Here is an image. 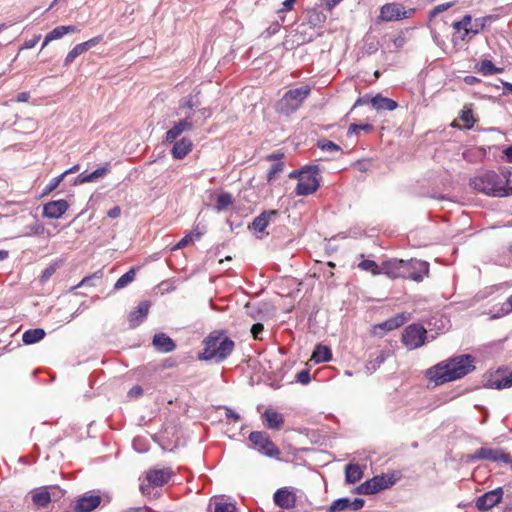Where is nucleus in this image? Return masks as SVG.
<instances>
[{
  "label": "nucleus",
  "mask_w": 512,
  "mask_h": 512,
  "mask_svg": "<svg viewBox=\"0 0 512 512\" xmlns=\"http://www.w3.org/2000/svg\"><path fill=\"white\" fill-rule=\"evenodd\" d=\"M475 370V358L461 354L443 360L426 371V377L435 385L461 379Z\"/></svg>",
  "instance_id": "nucleus-1"
},
{
  "label": "nucleus",
  "mask_w": 512,
  "mask_h": 512,
  "mask_svg": "<svg viewBox=\"0 0 512 512\" xmlns=\"http://www.w3.org/2000/svg\"><path fill=\"white\" fill-rule=\"evenodd\" d=\"M203 346V351L198 355L200 360L221 363L231 355L235 342L226 335L225 331L215 330L205 337Z\"/></svg>",
  "instance_id": "nucleus-2"
},
{
  "label": "nucleus",
  "mask_w": 512,
  "mask_h": 512,
  "mask_svg": "<svg viewBox=\"0 0 512 512\" xmlns=\"http://www.w3.org/2000/svg\"><path fill=\"white\" fill-rule=\"evenodd\" d=\"M506 173L498 174L495 171H486L470 179L469 185L479 193L492 197L509 196Z\"/></svg>",
  "instance_id": "nucleus-3"
},
{
  "label": "nucleus",
  "mask_w": 512,
  "mask_h": 512,
  "mask_svg": "<svg viewBox=\"0 0 512 512\" xmlns=\"http://www.w3.org/2000/svg\"><path fill=\"white\" fill-rule=\"evenodd\" d=\"M310 92L311 87L309 85L288 90L279 101V112L287 116L294 113L300 108Z\"/></svg>",
  "instance_id": "nucleus-4"
},
{
  "label": "nucleus",
  "mask_w": 512,
  "mask_h": 512,
  "mask_svg": "<svg viewBox=\"0 0 512 512\" xmlns=\"http://www.w3.org/2000/svg\"><path fill=\"white\" fill-rule=\"evenodd\" d=\"M306 173L299 179L295 194L297 196H308L316 192L320 186V172L319 165H306Z\"/></svg>",
  "instance_id": "nucleus-5"
},
{
  "label": "nucleus",
  "mask_w": 512,
  "mask_h": 512,
  "mask_svg": "<svg viewBox=\"0 0 512 512\" xmlns=\"http://www.w3.org/2000/svg\"><path fill=\"white\" fill-rule=\"evenodd\" d=\"M396 477L391 475H377L373 478L365 481L357 487V492L364 495H370L380 492L381 490L387 489L396 483Z\"/></svg>",
  "instance_id": "nucleus-6"
},
{
  "label": "nucleus",
  "mask_w": 512,
  "mask_h": 512,
  "mask_svg": "<svg viewBox=\"0 0 512 512\" xmlns=\"http://www.w3.org/2000/svg\"><path fill=\"white\" fill-rule=\"evenodd\" d=\"M172 472L170 469H150L146 473V481L140 484V491L143 495L149 496L151 489L154 487H161L166 484L171 478Z\"/></svg>",
  "instance_id": "nucleus-7"
},
{
  "label": "nucleus",
  "mask_w": 512,
  "mask_h": 512,
  "mask_svg": "<svg viewBox=\"0 0 512 512\" xmlns=\"http://www.w3.org/2000/svg\"><path fill=\"white\" fill-rule=\"evenodd\" d=\"M249 440L257 447L258 451L268 457H276L280 454L279 448L271 441L269 435L263 431H253Z\"/></svg>",
  "instance_id": "nucleus-8"
},
{
  "label": "nucleus",
  "mask_w": 512,
  "mask_h": 512,
  "mask_svg": "<svg viewBox=\"0 0 512 512\" xmlns=\"http://www.w3.org/2000/svg\"><path fill=\"white\" fill-rule=\"evenodd\" d=\"M427 331L421 324L407 326L402 335V341L409 349H416L422 346L426 339Z\"/></svg>",
  "instance_id": "nucleus-9"
},
{
  "label": "nucleus",
  "mask_w": 512,
  "mask_h": 512,
  "mask_svg": "<svg viewBox=\"0 0 512 512\" xmlns=\"http://www.w3.org/2000/svg\"><path fill=\"white\" fill-rule=\"evenodd\" d=\"M472 461L489 460L496 463L509 464L512 462L511 456L500 448L481 447L477 449L471 456Z\"/></svg>",
  "instance_id": "nucleus-10"
},
{
  "label": "nucleus",
  "mask_w": 512,
  "mask_h": 512,
  "mask_svg": "<svg viewBox=\"0 0 512 512\" xmlns=\"http://www.w3.org/2000/svg\"><path fill=\"white\" fill-rule=\"evenodd\" d=\"M199 107V103L195 96H187L179 101L177 115L181 117L182 121L190 122L192 128L198 122L196 109Z\"/></svg>",
  "instance_id": "nucleus-11"
},
{
  "label": "nucleus",
  "mask_w": 512,
  "mask_h": 512,
  "mask_svg": "<svg viewBox=\"0 0 512 512\" xmlns=\"http://www.w3.org/2000/svg\"><path fill=\"white\" fill-rule=\"evenodd\" d=\"M503 498V489L498 487L484 493L476 499L475 507L480 511H488L498 505Z\"/></svg>",
  "instance_id": "nucleus-12"
},
{
  "label": "nucleus",
  "mask_w": 512,
  "mask_h": 512,
  "mask_svg": "<svg viewBox=\"0 0 512 512\" xmlns=\"http://www.w3.org/2000/svg\"><path fill=\"white\" fill-rule=\"evenodd\" d=\"M101 502V496L85 493L75 500L73 509L74 512H92Z\"/></svg>",
  "instance_id": "nucleus-13"
},
{
  "label": "nucleus",
  "mask_w": 512,
  "mask_h": 512,
  "mask_svg": "<svg viewBox=\"0 0 512 512\" xmlns=\"http://www.w3.org/2000/svg\"><path fill=\"white\" fill-rule=\"evenodd\" d=\"M380 19L383 21H396L407 17L406 11L401 4L387 3L380 9Z\"/></svg>",
  "instance_id": "nucleus-14"
},
{
  "label": "nucleus",
  "mask_w": 512,
  "mask_h": 512,
  "mask_svg": "<svg viewBox=\"0 0 512 512\" xmlns=\"http://www.w3.org/2000/svg\"><path fill=\"white\" fill-rule=\"evenodd\" d=\"M68 208L69 204L64 199L49 201L43 206V216L49 219H59Z\"/></svg>",
  "instance_id": "nucleus-15"
},
{
  "label": "nucleus",
  "mask_w": 512,
  "mask_h": 512,
  "mask_svg": "<svg viewBox=\"0 0 512 512\" xmlns=\"http://www.w3.org/2000/svg\"><path fill=\"white\" fill-rule=\"evenodd\" d=\"M150 306L151 303L149 301H142L129 313L128 320L131 328L138 327L147 318Z\"/></svg>",
  "instance_id": "nucleus-16"
},
{
  "label": "nucleus",
  "mask_w": 512,
  "mask_h": 512,
  "mask_svg": "<svg viewBox=\"0 0 512 512\" xmlns=\"http://www.w3.org/2000/svg\"><path fill=\"white\" fill-rule=\"evenodd\" d=\"M275 504L284 509H290L295 506L296 497L295 494L289 491L287 488L278 489L273 496Z\"/></svg>",
  "instance_id": "nucleus-17"
},
{
  "label": "nucleus",
  "mask_w": 512,
  "mask_h": 512,
  "mask_svg": "<svg viewBox=\"0 0 512 512\" xmlns=\"http://www.w3.org/2000/svg\"><path fill=\"white\" fill-rule=\"evenodd\" d=\"M279 216L278 210H265L260 215L254 218L252 228L256 232H263L271 221H274Z\"/></svg>",
  "instance_id": "nucleus-18"
},
{
  "label": "nucleus",
  "mask_w": 512,
  "mask_h": 512,
  "mask_svg": "<svg viewBox=\"0 0 512 512\" xmlns=\"http://www.w3.org/2000/svg\"><path fill=\"white\" fill-rule=\"evenodd\" d=\"M78 31H79L78 27L74 26V25L57 26L45 36L44 41L42 43V49L45 46H47L51 41L60 39L67 34L76 33Z\"/></svg>",
  "instance_id": "nucleus-19"
},
{
  "label": "nucleus",
  "mask_w": 512,
  "mask_h": 512,
  "mask_svg": "<svg viewBox=\"0 0 512 512\" xmlns=\"http://www.w3.org/2000/svg\"><path fill=\"white\" fill-rule=\"evenodd\" d=\"M152 343L155 349L162 353L172 352L176 348L174 341L165 333L155 334Z\"/></svg>",
  "instance_id": "nucleus-20"
},
{
  "label": "nucleus",
  "mask_w": 512,
  "mask_h": 512,
  "mask_svg": "<svg viewBox=\"0 0 512 512\" xmlns=\"http://www.w3.org/2000/svg\"><path fill=\"white\" fill-rule=\"evenodd\" d=\"M401 267H403V260L393 258L382 263L381 271L382 274H385L390 278H400Z\"/></svg>",
  "instance_id": "nucleus-21"
},
{
  "label": "nucleus",
  "mask_w": 512,
  "mask_h": 512,
  "mask_svg": "<svg viewBox=\"0 0 512 512\" xmlns=\"http://www.w3.org/2000/svg\"><path fill=\"white\" fill-rule=\"evenodd\" d=\"M192 147V141L187 137H183L174 143L171 150L172 156L177 160L183 159L192 150Z\"/></svg>",
  "instance_id": "nucleus-22"
},
{
  "label": "nucleus",
  "mask_w": 512,
  "mask_h": 512,
  "mask_svg": "<svg viewBox=\"0 0 512 512\" xmlns=\"http://www.w3.org/2000/svg\"><path fill=\"white\" fill-rule=\"evenodd\" d=\"M192 129L190 122L182 121L180 119L179 122L166 132V142L173 143L183 132L190 131Z\"/></svg>",
  "instance_id": "nucleus-23"
},
{
  "label": "nucleus",
  "mask_w": 512,
  "mask_h": 512,
  "mask_svg": "<svg viewBox=\"0 0 512 512\" xmlns=\"http://www.w3.org/2000/svg\"><path fill=\"white\" fill-rule=\"evenodd\" d=\"M263 418L265 419L267 428L272 429V430L280 429L284 423L283 415L281 413L271 410V409L265 410V412L263 414Z\"/></svg>",
  "instance_id": "nucleus-24"
},
{
  "label": "nucleus",
  "mask_w": 512,
  "mask_h": 512,
  "mask_svg": "<svg viewBox=\"0 0 512 512\" xmlns=\"http://www.w3.org/2000/svg\"><path fill=\"white\" fill-rule=\"evenodd\" d=\"M413 263L414 265H412L410 273L414 275L409 276V279L416 282H420L429 273V263L417 259L413 260Z\"/></svg>",
  "instance_id": "nucleus-25"
},
{
  "label": "nucleus",
  "mask_w": 512,
  "mask_h": 512,
  "mask_svg": "<svg viewBox=\"0 0 512 512\" xmlns=\"http://www.w3.org/2000/svg\"><path fill=\"white\" fill-rule=\"evenodd\" d=\"M371 104L373 108L376 110H387V111H393L398 107V103L394 101L393 99L383 97L382 95L378 94L375 97L371 99Z\"/></svg>",
  "instance_id": "nucleus-26"
},
{
  "label": "nucleus",
  "mask_w": 512,
  "mask_h": 512,
  "mask_svg": "<svg viewBox=\"0 0 512 512\" xmlns=\"http://www.w3.org/2000/svg\"><path fill=\"white\" fill-rule=\"evenodd\" d=\"M332 359V352L328 346L318 344L311 356V360L315 364L329 362Z\"/></svg>",
  "instance_id": "nucleus-27"
},
{
  "label": "nucleus",
  "mask_w": 512,
  "mask_h": 512,
  "mask_svg": "<svg viewBox=\"0 0 512 512\" xmlns=\"http://www.w3.org/2000/svg\"><path fill=\"white\" fill-rule=\"evenodd\" d=\"M46 333L42 328L26 330L22 335V341L26 345L35 344L45 337Z\"/></svg>",
  "instance_id": "nucleus-28"
},
{
  "label": "nucleus",
  "mask_w": 512,
  "mask_h": 512,
  "mask_svg": "<svg viewBox=\"0 0 512 512\" xmlns=\"http://www.w3.org/2000/svg\"><path fill=\"white\" fill-rule=\"evenodd\" d=\"M363 477V471L358 464H348L345 468V480L349 484L358 482Z\"/></svg>",
  "instance_id": "nucleus-29"
},
{
  "label": "nucleus",
  "mask_w": 512,
  "mask_h": 512,
  "mask_svg": "<svg viewBox=\"0 0 512 512\" xmlns=\"http://www.w3.org/2000/svg\"><path fill=\"white\" fill-rule=\"evenodd\" d=\"M472 22V16L470 14H465L460 20H456L452 23V27L455 30V33L451 39V42L454 46H457V35L467 28Z\"/></svg>",
  "instance_id": "nucleus-30"
},
{
  "label": "nucleus",
  "mask_w": 512,
  "mask_h": 512,
  "mask_svg": "<svg viewBox=\"0 0 512 512\" xmlns=\"http://www.w3.org/2000/svg\"><path fill=\"white\" fill-rule=\"evenodd\" d=\"M407 321V317L404 314H398L393 318H390L383 323L379 324V327L386 331L394 330L402 326Z\"/></svg>",
  "instance_id": "nucleus-31"
},
{
  "label": "nucleus",
  "mask_w": 512,
  "mask_h": 512,
  "mask_svg": "<svg viewBox=\"0 0 512 512\" xmlns=\"http://www.w3.org/2000/svg\"><path fill=\"white\" fill-rule=\"evenodd\" d=\"M494 19H496V16H494V15H487V16L476 18L474 20L473 25H472V23L470 24V31L472 32V35L475 36V35L479 34L480 32H482L486 28L487 22L489 20H494Z\"/></svg>",
  "instance_id": "nucleus-32"
},
{
  "label": "nucleus",
  "mask_w": 512,
  "mask_h": 512,
  "mask_svg": "<svg viewBox=\"0 0 512 512\" xmlns=\"http://www.w3.org/2000/svg\"><path fill=\"white\" fill-rule=\"evenodd\" d=\"M233 203V197L228 192H222L218 195L216 199V204L214 206V209L217 212L225 211L230 205Z\"/></svg>",
  "instance_id": "nucleus-33"
},
{
  "label": "nucleus",
  "mask_w": 512,
  "mask_h": 512,
  "mask_svg": "<svg viewBox=\"0 0 512 512\" xmlns=\"http://www.w3.org/2000/svg\"><path fill=\"white\" fill-rule=\"evenodd\" d=\"M502 68L496 67L491 60L484 59L478 65V71L483 75H493L502 72Z\"/></svg>",
  "instance_id": "nucleus-34"
},
{
  "label": "nucleus",
  "mask_w": 512,
  "mask_h": 512,
  "mask_svg": "<svg viewBox=\"0 0 512 512\" xmlns=\"http://www.w3.org/2000/svg\"><path fill=\"white\" fill-rule=\"evenodd\" d=\"M136 275V268H131L129 271L124 273L115 283L114 289L120 290L126 287L128 284H130L134 279Z\"/></svg>",
  "instance_id": "nucleus-35"
},
{
  "label": "nucleus",
  "mask_w": 512,
  "mask_h": 512,
  "mask_svg": "<svg viewBox=\"0 0 512 512\" xmlns=\"http://www.w3.org/2000/svg\"><path fill=\"white\" fill-rule=\"evenodd\" d=\"M386 360L385 354L383 351H378L375 357L369 360L366 364V370L372 374L375 372Z\"/></svg>",
  "instance_id": "nucleus-36"
},
{
  "label": "nucleus",
  "mask_w": 512,
  "mask_h": 512,
  "mask_svg": "<svg viewBox=\"0 0 512 512\" xmlns=\"http://www.w3.org/2000/svg\"><path fill=\"white\" fill-rule=\"evenodd\" d=\"M32 501L38 507H46L51 501L50 493L47 490L35 492Z\"/></svg>",
  "instance_id": "nucleus-37"
},
{
  "label": "nucleus",
  "mask_w": 512,
  "mask_h": 512,
  "mask_svg": "<svg viewBox=\"0 0 512 512\" xmlns=\"http://www.w3.org/2000/svg\"><path fill=\"white\" fill-rule=\"evenodd\" d=\"M350 510L349 498H339L335 500L326 510V512H344Z\"/></svg>",
  "instance_id": "nucleus-38"
},
{
  "label": "nucleus",
  "mask_w": 512,
  "mask_h": 512,
  "mask_svg": "<svg viewBox=\"0 0 512 512\" xmlns=\"http://www.w3.org/2000/svg\"><path fill=\"white\" fill-rule=\"evenodd\" d=\"M25 230L23 236L42 235L45 232V227L38 219H35L33 223L25 227Z\"/></svg>",
  "instance_id": "nucleus-39"
},
{
  "label": "nucleus",
  "mask_w": 512,
  "mask_h": 512,
  "mask_svg": "<svg viewBox=\"0 0 512 512\" xmlns=\"http://www.w3.org/2000/svg\"><path fill=\"white\" fill-rule=\"evenodd\" d=\"M358 267L364 271L371 272L373 275L382 274L381 266L373 260L365 259L358 264Z\"/></svg>",
  "instance_id": "nucleus-40"
},
{
  "label": "nucleus",
  "mask_w": 512,
  "mask_h": 512,
  "mask_svg": "<svg viewBox=\"0 0 512 512\" xmlns=\"http://www.w3.org/2000/svg\"><path fill=\"white\" fill-rule=\"evenodd\" d=\"M487 387L491 389L502 390L512 387V383L509 376L507 375L501 379L489 381Z\"/></svg>",
  "instance_id": "nucleus-41"
},
{
  "label": "nucleus",
  "mask_w": 512,
  "mask_h": 512,
  "mask_svg": "<svg viewBox=\"0 0 512 512\" xmlns=\"http://www.w3.org/2000/svg\"><path fill=\"white\" fill-rule=\"evenodd\" d=\"M318 147L321 150L326 151V152H330V153L338 152V151L341 150L339 145H337L334 142H332L330 140H327V139L318 141Z\"/></svg>",
  "instance_id": "nucleus-42"
},
{
  "label": "nucleus",
  "mask_w": 512,
  "mask_h": 512,
  "mask_svg": "<svg viewBox=\"0 0 512 512\" xmlns=\"http://www.w3.org/2000/svg\"><path fill=\"white\" fill-rule=\"evenodd\" d=\"M373 130V126L371 124H356V123H353L349 126L348 128V132L347 134L349 136L353 135V134H356L358 133V131H365V132H370Z\"/></svg>",
  "instance_id": "nucleus-43"
},
{
  "label": "nucleus",
  "mask_w": 512,
  "mask_h": 512,
  "mask_svg": "<svg viewBox=\"0 0 512 512\" xmlns=\"http://www.w3.org/2000/svg\"><path fill=\"white\" fill-rule=\"evenodd\" d=\"M455 2H446L443 4H439L435 6L430 12H429V19L436 17L438 14L448 10L449 8L453 7Z\"/></svg>",
  "instance_id": "nucleus-44"
},
{
  "label": "nucleus",
  "mask_w": 512,
  "mask_h": 512,
  "mask_svg": "<svg viewBox=\"0 0 512 512\" xmlns=\"http://www.w3.org/2000/svg\"><path fill=\"white\" fill-rule=\"evenodd\" d=\"M63 179H64L63 175H61V174L59 176L51 179V181L43 189V195H48L52 191H54L60 185V183L63 181Z\"/></svg>",
  "instance_id": "nucleus-45"
},
{
  "label": "nucleus",
  "mask_w": 512,
  "mask_h": 512,
  "mask_svg": "<svg viewBox=\"0 0 512 512\" xmlns=\"http://www.w3.org/2000/svg\"><path fill=\"white\" fill-rule=\"evenodd\" d=\"M108 171H109V169L107 166L99 167L96 170H94L93 172L88 173L87 179H89L90 182H94L98 178L105 176L108 173Z\"/></svg>",
  "instance_id": "nucleus-46"
},
{
  "label": "nucleus",
  "mask_w": 512,
  "mask_h": 512,
  "mask_svg": "<svg viewBox=\"0 0 512 512\" xmlns=\"http://www.w3.org/2000/svg\"><path fill=\"white\" fill-rule=\"evenodd\" d=\"M460 119L464 122L466 129H471L474 125V118L471 110H463Z\"/></svg>",
  "instance_id": "nucleus-47"
},
{
  "label": "nucleus",
  "mask_w": 512,
  "mask_h": 512,
  "mask_svg": "<svg viewBox=\"0 0 512 512\" xmlns=\"http://www.w3.org/2000/svg\"><path fill=\"white\" fill-rule=\"evenodd\" d=\"M214 512H236V507L228 502H216Z\"/></svg>",
  "instance_id": "nucleus-48"
},
{
  "label": "nucleus",
  "mask_w": 512,
  "mask_h": 512,
  "mask_svg": "<svg viewBox=\"0 0 512 512\" xmlns=\"http://www.w3.org/2000/svg\"><path fill=\"white\" fill-rule=\"evenodd\" d=\"M284 169V163L283 162H277L271 166L267 173V180L271 181L273 180L277 174L282 172Z\"/></svg>",
  "instance_id": "nucleus-49"
},
{
  "label": "nucleus",
  "mask_w": 512,
  "mask_h": 512,
  "mask_svg": "<svg viewBox=\"0 0 512 512\" xmlns=\"http://www.w3.org/2000/svg\"><path fill=\"white\" fill-rule=\"evenodd\" d=\"M413 260L414 259L403 260V267H401V270H400V278L409 279V276L413 275L410 273L411 267H412V265H414Z\"/></svg>",
  "instance_id": "nucleus-50"
},
{
  "label": "nucleus",
  "mask_w": 512,
  "mask_h": 512,
  "mask_svg": "<svg viewBox=\"0 0 512 512\" xmlns=\"http://www.w3.org/2000/svg\"><path fill=\"white\" fill-rule=\"evenodd\" d=\"M81 54H83V53L80 52L79 48L76 45L71 51L68 52V54L64 60V66L71 65L75 61V59L78 56H80Z\"/></svg>",
  "instance_id": "nucleus-51"
},
{
  "label": "nucleus",
  "mask_w": 512,
  "mask_h": 512,
  "mask_svg": "<svg viewBox=\"0 0 512 512\" xmlns=\"http://www.w3.org/2000/svg\"><path fill=\"white\" fill-rule=\"evenodd\" d=\"M295 380L296 382L301 383L303 385L310 383L311 377L309 370H301L300 372H298L295 376Z\"/></svg>",
  "instance_id": "nucleus-52"
},
{
  "label": "nucleus",
  "mask_w": 512,
  "mask_h": 512,
  "mask_svg": "<svg viewBox=\"0 0 512 512\" xmlns=\"http://www.w3.org/2000/svg\"><path fill=\"white\" fill-rule=\"evenodd\" d=\"M56 269L54 266H48L45 268L40 276V282L45 283L55 273Z\"/></svg>",
  "instance_id": "nucleus-53"
},
{
  "label": "nucleus",
  "mask_w": 512,
  "mask_h": 512,
  "mask_svg": "<svg viewBox=\"0 0 512 512\" xmlns=\"http://www.w3.org/2000/svg\"><path fill=\"white\" fill-rule=\"evenodd\" d=\"M350 510L358 511L363 508L365 501L362 498H355L354 500L349 499Z\"/></svg>",
  "instance_id": "nucleus-54"
},
{
  "label": "nucleus",
  "mask_w": 512,
  "mask_h": 512,
  "mask_svg": "<svg viewBox=\"0 0 512 512\" xmlns=\"http://www.w3.org/2000/svg\"><path fill=\"white\" fill-rule=\"evenodd\" d=\"M474 35H472V32L470 31V25L463 30V33L460 35H457V41L460 40L462 42H469Z\"/></svg>",
  "instance_id": "nucleus-55"
},
{
  "label": "nucleus",
  "mask_w": 512,
  "mask_h": 512,
  "mask_svg": "<svg viewBox=\"0 0 512 512\" xmlns=\"http://www.w3.org/2000/svg\"><path fill=\"white\" fill-rule=\"evenodd\" d=\"M264 330V326L261 323H255L251 327V333L255 339H261L260 335Z\"/></svg>",
  "instance_id": "nucleus-56"
},
{
  "label": "nucleus",
  "mask_w": 512,
  "mask_h": 512,
  "mask_svg": "<svg viewBox=\"0 0 512 512\" xmlns=\"http://www.w3.org/2000/svg\"><path fill=\"white\" fill-rule=\"evenodd\" d=\"M196 112H197V117H198V120L200 118L204 120H206L207 118H210L211 115H212V110L210 108H197L196 109Z\"/></svg>",
  "instance_id": "nucleus-57"
},
{
  "label": "nucleus",
  "mask_w": 512,
  "mask_h": 512,
  "mask_svg": "<svg viewBox=\"0 0 512 512\" xmlns=\"http://www.w3.org/2000/svg\"><path fill=\"white\" fill-rule=\"evenodd\" d=\"M225 416L228 419L233 420L234 422H237L240 420V415L236 413L234 410H232L230 407H225Z\"/></svg>",
  "instance_id": "nucleus-58"
},
{
  "label": "nucleus",
  "mask_w": 512,
  "mask_h": 512,
  "mask_svg": "<svg viewBox=\"0 0 512 512\" xmlns=\"http://www.w3.org/2000/svg\"><path fill=\"white\" fill-rule=\"evenodd\" d=\"M192 241V236L191 235H186L185 237H183L175 246H174V250L176 249H181L185 246L188 245L189 242Z\"/></svg>",
  "instance_id": "nucleus-59"
},
{
  "label": "nucleus",
  "mask_w": 512,
  "mask_h": 512,
  "mask_svg": "<svg viewBox=\"0 0 512 512\" xmlns=\"http://www.w3.org/2000/svg\"><path fill=\"white\" fill-rule=\"evenodd\" d=\"M305 171H306V166L302 167L299 170L291 171L288 176L290 179H298L299 180V179H301V176H303V174L306 173Z\"/></svg>",
  "instance_id": "nucleus-60"
},
{
  "label": "nucleus",
  "mask_w": 512,
  "mask_h": 512,
  "mask_svg": "<svg viewBox=\"0 0 512 512\" xmlns=\"http://www.w3.org/2000/svg\"><path fill=\"white\" fill-rule=\"evenodd\" d=\"M121 512H154V511L147 506H141V507H130Z\"/></svg>",
  "instance_id": "nucleus-61"
},
{
  "label": "nucleus",
  "mask_w": 512,
  "mask_h": 512,
  "mask_svg": "<svg viewBox=\"0 0 512 512\" xmlns=\"http://www.w3.org/2000/svg\"><path fill=\"white\" fill-rule=\"evenodd\" d=\"M107 215L109 218L116 219L121 215V208L119 206H114L108 210Z\"/></svg>",
  "instance_id": "nucleus-62"
},
{
  "label": "nucleus",
  "mask_w": 512,
  "mask_h": 512,
  "mask_svg": "<svg viewBox=\"0 0 512 512\" xmlns=\"http://www.w3.org/2000/svg\"><path fill=\"white\" fill-rule=\"evenodd\" d=\"M87 174L86 172H83L81 173L80 175H78L75 180L73 181V185H80V184H83V183H87V182H90L89 179H87Z\"/></svg>",
  "instance_id": "nucleus-63"
},
{
  "label": "nucleus",
  "mask_w": 512,
  "mask_h": 512,
  "mask_svg": "<svg viewBox=\"0 0 512 512\" xmlns=\"http://www.w3.org/2000/svg\"><path fill=\"white\" fill-rule=\"evenodd\" d=\"M143 393V389L141 386L139 385H136L134 387H132L129 392H128V396H131V397H137V396H140L142 395Z\"/></svg>",
  "instance_id": "nucleus-64"
}]
</instances>
